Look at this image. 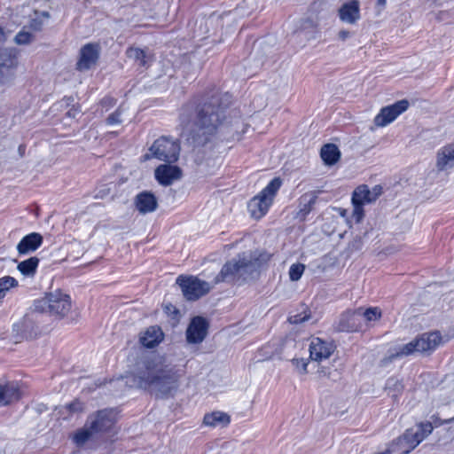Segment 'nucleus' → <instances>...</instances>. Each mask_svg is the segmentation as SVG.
I'll use <instances>...</instances> for the list:
<instances>
[{"instance_id":"obj_35","label":"nucleus","mask_w":454,"mask_h":454,"mask_svg":"<svg viewBox=\"0 0 454 454\" xmlns=\"http://www.w3.org/2000/svg\"><path fill=\"white\" fill-rule=\"evenodd\" d=\"M93 434H95V432L90 429V425L89 427L78 431L74 436V441L77 445H82L91 437Z\"/></svg>"},{"instance_id":"obj_17","label":"nucleus","mask_w":454,"mask_h":454,"mask_svg":"<svg viewBox=\"0 0 454 454\" xmlns=\"http://www.w3.org/2000/svg\"><path fill=\"white\" fill-rule=\"evenodd\" d=\"M340 20L347 24H355L360 18V2L350 0L344 3L338 11Z\"/></svg>"},{"instance_id":"obj_36","label":"nucleus","mask_w":454,"mask_h":454,"mask_svg":"<svg viewBox=\"0 0 454 454\" xmlns=\"http://www.w3.org/2000/svg\"><path fill=\"white\" fill-rule=\"evenodd\" d=\"M305 270V266L301 263L292 264L289 269V278L292 281H298Z\"/></svg>"},{"instance_id":"obj_7","label":"nucleus","mask_w":454,"mask_h":454,"mask_svg":"<svg viewBox=\"0 0 454 454\" xmlns=\"http://www.w3.org/2000/svg\"><path fill=\"white\" fill-rule=\"evenodd\" d=\"M180 145L177 140L168 137L156 139L149 148V153L144 155L145 160L155 158L166 162H175L178 160Z\"/></svg>"},{"instance_id":"obj_26","label":"nucleus","mask_w":454,"mask_h":454,"mask_svg":"<svg viewBox=\"0 0 454 454\" xmlns=\"http://www.w3.org/2000/svg\"><path fill=\"white\" fill-rule=\"evenodd\" d=\"M230 416L223 411H213L211 413L206 414L203 419V423L208 427H217V426H227L230 423Z\"/></svg>"},{"instance_id":"obj_27","label":"nucleus","mask_w":454,"mask_h":454,"mask_svg":"<svg viewBox=\"0 0 454 454\" xmlns=\"http://www.w3.org/2000/svg\"><path fill=\"white\" fill-rule=\"evenodd\" d=\"M320 156L326 165L331 166L339 160L340 153L337 145L327 144L321 148Z\"/></svg>"},{"instance_id":"obj_6","label":"nucleus","mask_w":454,"mask_h":454,"mask_svg":"<svg viewBox=\"0 0 454 454\" xmlns=\"http://www.w3.org/2000/svg\"><path fill=\"white\" fill-rule=\"evenodd\" d=\"M442 337L438 332L423 333L412 341L403 345L390 355V359L409 356L414 352H430L434 350L441 343Z\"/></svg>"},{"instance_id":"obj_32","label":"nucleus","mask_w":454,"mask_h":454,"mask_svg":"<svg viewBox=\"0 0 454 454\" xmlns=\"http://www.w3.org/2000/svg\"><path fill=\"white\" fill-rule=\"evenodd\" d=\"M49 17V13L47 12H42L40 13L35 12V17L31 20L29 25L27 27L33 32L39 31L42 29L44 21L48 20Z\"/></svg>"},{"instance_id":"obj_12","label":"nucleus","mask_w":454,"mask_h":454,"mask_svg":"<svg viewBox=\"0 0 454 454\" xmlns=\"http://www.w3.org/2000/svg\"><path fill=\"white\" fill-rule=\"evenodd\" d=\"M99 46L97 43H87L80 51V57L76 63L77 70L83 72L96 65L99 58Z\"/></svg>"},{"instance_id":"obj_37","label":"nucleus","mask_w":454,"mask_h":454,"mask_svg":"<svg viewBox=\"0 0 454 454\" xmlns=\"http://www.w3.org/2000/svg\"><path fill=\"white\" fill-rule=\"evenodd\" d=\"M122 109L118 107L114 113H112L106 119V123L109 126L118 125L122 122L121 115Z\"/></svg>"},{"instance_id":"obj_1","label":"nucleus","mask_w":454,"mask_h":454,"mask_svg":"<svg viewBox=\"0 0 454 454\" xmlns=\"http://www.w3.org/2000/svg\"><path fill=\"white\" fill-rule=\"evenodd\" d=\"M224 106L221 96L214 93L203 103L185 105L180 114L181 136L194 145L206 144L222 125Z\"/></svg>"},{"instance_id":"obj_15","label":"nucleus","mask_w":454,"mask_h":454,"mask_svg":"<svg viewBox=\"0 0 454 454\" xmlns=\"http://www.w3.org/2000/svg\"><path fill=\"white\" fill-rule=\"evenodd\" d=\"M154 176L160 184L168 186L181 178L182 171L176 165L161 164L156 168Z\"/></svg>"},{"instance_id":"obj_22","label":"nucleus","mask_w":454,"mask_h":454,"mask_svg":"<svg viewBox=\"0 0 454 454\" xmlns=\"http://www.w3.org/2000/svg\"><path fill=\"white\" fill-rule=\"evenodd\" d=\"M454 167V144L440 148L436 154V168L439 171H446Z\"/></svg>"},{"instance_id":"obj_25","label":"nucleus","mask_w":454,"mask_h":454,"mask_svg":"<svg viewBox=\"0 0 454 454\" xmlns=\"http://www.w3.org/2000/svg\"><path fill=\"white\" fill-rule=\"evenodd\" d=\"M357 314L352 312L343 313L336 325L339 332H355L357 330L358 325L356 324Z\"/></svg>"},{"instance_id":"obj_44","label":"nucleus","mask_w":454,"mask_h":454,"mask_svg":"<svg viewBox=\"0 0 454 454\" xmlns=\"http://www.w3.org/2000/svg\"><path fill=\"white\" fill-rule=\"evenodd\" d=\"M24 152H25V146L20 145L19 146V153H20V154L22 156L24 154Z\"/></svg>"},{"instance_id":"obj_46","label":"nucleus","mask_w":454,"mask_h":454,"mask_svg":"<svg viewBox=\"0 0 454 454\" xmlns=\"http://www.w3.org/2000/svg\"><path fill=\"white\" fill-rule=\"evenodd\" d=\"M453 420H454V418H451L450 419H446V420L442 421L441 424H448V423H450Z\"/></svg>"},{"instance_id":"obj_10","label":"nucleus","mask_w":454,"mask_h":454,"mask_svg":"<svg viewBox=\"0 0 454 454\" xmlns=\"http://www.w3.org/2000/svg\"><path fill=\"white\" fill-rule=\"evenodd\" d=\"M176 284L181 287L184 296L188 301H196L211 289V285L208 282L193 276H179L176 278Z\"/></svg>"},{"instance_id":"obj_2","label":"nucleus","mask_w":454,"mask_h":454,"mask_svg":"<svg viewBox=\"0 0 454 454\" xmlns=\"http://www.w3.org/2000/svg\"><path fill=\"white\" fill-rule=\"evenodd\" d=\"M181 377L176 365L152 360L146 362L144 371L134 376V383L158 398H168L176 393Z\"/></svg>"},{"instance_id":"obj_20","label":"nucleus","mask_w":454,"mask_h":454,"mask_svg":"<svg viewBox=\"0 0 454 454\" xmlns=\"http://www.w3.org/2000/svg\"><path fill=\"white\" fill-rule=\"evenodd\" d=\"M43 244V236L38 232H31L24 236L17 245L20 254H27L35 252Z\"/></svg>"},{"instance_id":"obj_16","label":"nucleus","mask_w":454,"mask_h":454,"mask_svg":"<svg viewBox=\"0 0 454 454\" xmlns=\"http://www.w3.org/2000/svg\"><path fill=\"white\" fill-rule=\"evenodd\" d=\"M88 424L95 433L108 431L114 424V413L108 410L99 411L89 419Z\"/></svg>"},{"instance_id":"obj_3","label":"nucleus","mask_w":454,"mask_h":454,"mask_svg":"<svg viewBox=\"0 0 454 454\" xmlns=\"http://www.w3.org/2000/svg\"><path fill=\"white\" fill-rule=\"evenodd\" d=\"M261 267L256 253H242L227 262L215 278V284L246 281Z\"/></svg>"},{"instance_id":"obj_42","label":"nucleus","mask_w":454,"mask_h":454,"mask_svg":"<svg viewBox=\"0 0 454 454\" xmlns=\"http://www.w3.org/2000/svg\"><path fill=\"white\" fill-rule=\"evenodd\" d=\"M306 320H307V317L301 316V315H294L289 317V322L291 324H299V323H302Z\"/></svg>"},{"instance_id":"obj_43","label":"nucleus","mask_w":454,"mask_h":454,"mask_svg":"<svg viewBox=\"0 0 454 454\" xmlns=\"http://www.w3.org/2000/svg\"><path fill=\"white\" fill-rule=\"evenodd\" d=\"M349 36V32L347 30H341L339 32V37L341 40H346Z\"/></svg>"},{"instance_id":"obj_33","label":"nucleus","mask_w":454,"mask_h":454,"mask_svg":"<svg viewBox=\"0 0 454 454\" xmlns=\"http://www.w3.org/2000/svg\"><path fill=\"white\" fill-rule=\"evenodd\" d=\"M34 34L27 26L15 35L14 42L18 45H27L34 40Z\"/></svg>"},{"instance_id":"obj_39","label":"nucleus","mask_w":454,"mask_h":454,"mask_svg":"<svg viewBox=\"0 0 454 454\" xmlns=\"http://www.w3.org/2000/svg\"><path fill=\"white\" fill-rule=\"evenodd\" d=\"M293 364L295 366L296 370L300 373H306L307 372V366L308 362L304 358H294L293 359Z\"/></svg>"},{"instance_id":"obj_41","label":"nucleus","mask_w":454,"mask_h":454,"mask_svg":"<svg viewBox=\"0 0 454 454\" xmlns=\"http://www.w3.org/2000/svg\"><path fill=\"white\" fill-rule=\"evenodd\" d=\"M318 27V20L312 18L306 19L301 24L302 29L312 28L317 29Z\"/></svg>"},{"instance_id":"obj_21","label":"nucleus","mask_w":454,"mask_h":454,"mask_svg":"<svg viewBox=\"0 0 454 454\" xmlns=\"http://www.w3.org/2000/svg\"><path fill=\"white\" fill-rule=\"evenodd\" d=\"M78 317L76 309H72L71 298L59 290V320L66 319L67 323H72Z\"/></svg>"},{"instance_id":"obj_38","label":"nucleus","mask_w":454,"mask_h":454,"mask_svg":"<svg viewBox=\"0 0 454 454\" xmlns=\"http://www.w3.org/2000/svg\"><path fill=\"white\" fill-rule=\"evenodd\" d=\"M363 315L367 321H374L381 317V312L378 308H369Z\"/></svg>"},{"instance_id":"obj_18","label":"nucleus","mask_w":454,"mask_h":454,"mask_svg":"<svg viewBox=\"0 0 454 454\" xmlns=\"http://www.w3.org/2000/svg\"><path fill=\"white\" fill-rule=\"evenodd\" d=\"M34 310L55 318L57 317V295L51 293L41 299L35 300Z\"/></svg>"},{"instance_id":"obj_19","label":"nucleus","mask_w":454,"mask_h":454,"mask_svg":"<svg viewBox=\"0 0 454 454\" xmlns=\"http://www.w3.org/2000/svg\"><path fill=\"white\" fill-rule=\"evenodd\" d=\"M135 206L140 214L145 215L156 210L158 201L153 193L145 191L136 196Z\"/></svg>"},{"instance_id":"obj_30","label":"nucleus","mask_w":454,"mask_h":454,"mask_svg":"<svg viewBox=\"0 0 454 454\" xmlns=\"http://www.w3.org/2000/svg\"><path fill=\"white\" fill-rule=\"evenodd\" d=\"M317 197L313 194H304L300 200V215L306 216L312 208V206L316 202Z\"/></svg>"},{"instance_id":"obj_9","label":"nucleus","mask_w":454,"mask_h":454,"mask_svg":"<svg viewBox=\"0 0 454 454\" xmlns=\"http://www.w3.org/2000/svg\"><path fill=\"white\" fill-rule=\"evenodd\" d=\"M6 40V35L0 27V43ZM18 51L15 48H0V84H10L14 79Z\"/></svg>"},{"instance_id":"obj_34","label":"nucleus","mask_w":454,"mask_h":454,"mask_svg":"<svg viewBox=\"0 0 454 454\" xmlns=\"http://www.w3.org/2000/svg\"><path fill=\"white\" fill-rule=\"evenodd\" d=\"M18 285V281L10 276L0 278V300L3 299L7 292Z\"/></svg>"},{"instance_id":"obj_13","label":"nucleus","mask_w":454,"mask_h":454,"mask_svg":"<svg viewBox=\"0 0 454 454\" xmlns=\"http://www.w3.org/2000/svg\"><path fill=\"white\" fill-rule=\"evenodd\" d=\"M208 324L202 317L192 319L186 330V340L189 343L197 344L204 340L207 333Z\"/></svg>"},{"instance_id":"obj_11","label":"nucleus","mask_w":454,"mask_h":454,"mask_svg":"<svg viewBox=\"0 0 454 454\" xmlns=\"http://www.w3.org/2000/svg\"><path fill=\"white\" fill-rule=\"evenodd\" d=\"M410 103L407 99L399 100L392 105L382 107L374 118V124L377 127H385L393 122L399 115L409 108Z\"/></svg>"},{"instance_id":"obj_29","label":"nucleus","mask_w":454,"mask_h":454,"mask_svg":"<svg viewBox=\"0 0 454 454\" xmlns=\"http://www.w3.org/2000/svg\"><path fill=\"white\" fill-rule=\"evenodd\" d=\"M126 54L129 59L136 60L138 66L144 67L148 66V58L144 50L130 47L127 50Z\"/></svg>"},{"instance_id":"obj_31","label":"nucleus","mask_w":454,"mask_h":454,"mask_svg":"<svg viewBox=\"0 0 454 454\" xmlns=\"http://www.w3.org/2000/svg\"><path fill=\"white\" fill-rule=\"evenodd\" d=\"M403 386L397 378L391 377L386 382L385 389L387 391V394L391 395L394 398L403 391Z\"/></svg>"},{"instance_id":"obj_4","label":"nucleus","mask_w":454,"mask_h":454,"mask_svg":"<svg viewBox=\"0 0 454 454\" xmlns=\"http://www.w3.org/2000/svg\"><path fill=\"white\" fill-rule=\"evenodd\" d=\"M431 422H420L417 428L407 429L405 433L395 440L385 451L376 454H409L433 431Z\"/></svg>"},{"instance_id":"obj_28","label":"nucleus","mask_w":454,"mask_h":454,"mask_svg":"<svg viewBox=\"0 0 454 454\" xmlns=\"http://www.w3.org/2000/svg\"><path fill=\"white\" fill-rule=\"evenodd\" d=\"M39 260L37 257H30L25 261L20 262L18 264V270L25 276L33 275L37 267H38Z\"/></svg>"},{"instance_id":"obj_14","label":"nucleus","mask_w":454,"mask_h":454,"mask_svg":"<svg viewBox=\"0 0 454 454\" xmlns=\"http://www.w3.org/2000/svg\"><path fill=\"white\" fill-rule=\"evenodd\" d=\"M335 346L331 341L320 338H312L309 344V357L311 360L321 362L330 357L333 353Z\"/></svg>"},{"instance_id":"obj_45","label":"nucleus","mask_w":454,"mask_h":454,"mask_svg":"<svg viewBox=\"0 0 454 454\" xmlns=\"http://www.w3.org/2000/svg\"><path fill=\"white\" fill-rule=\"evenodd\" d=\"M378 4H379V5L385 6V4H386V0H378Z\"/></svg>"},{"instance_id":"obj_24","label":"nucleus","mask_w":454,"mask_h":454,"mask_svg":"<svg viewBox=\"0 0 454 454\" xmlns=\"http://www.w3.org/2000/svg\"><path fill=\"white\" fill-rule=\"evenodd\" d=\"M20 392L17 383H7L4 386L0 385V406L8 405L14 401L19 400Z\"/></svg>"},{"instance_id":"obj_8","label":"nucleus","mask_w":454,"mask_h":454,"mask_svg":"<svg viewBox=\"0 0 454 454\" xmlns=\"http://www.w3.org/2000/svg\"><path fill=\"white\" fill-rule=\"evenodd\" d=\"M382 193V187L375 185L369 189L368 185L362 184L357 186L352 193L353 213L352 217L356 223H360L364 216V207L375 201Z\"/></svg>"},{"instance_id":"obj_23","label":"nucleus","mask_w":454,"mask_h":454,"mask_svg":"<svg viewBox=\"0 0 454 454\" xmlns=\"http://www.w3.org/2000/svg\"><path fill=\"white\" fill-rule=\"evenodd\" d=\"M164 334L159 326H150L144 333H141L139 341L148 348H153L160 344L163 340Z\"/></svg>"},{"instance_id":"obj_5","label":"nucleus","mask_w":454,"mask_h":454,"mask_svg":"<svg viewBox=\"0 0 454 454\" xmlns=\"http://www.w3.org/2000/svg\"><path fill=\"white\" fill-rule=\"evenodd\" d=\"M281 185L282 180L279 177H275L250 200L247 208L252 217L260 219L268 213Z\"/></svg>"},{"instance_id":"obj_40","label":"nucleus","mask_w":454,"mask_h":454,"mask_svg":"<svg viewBox=\"0 0 454 454\" xmlns=\"http://www.w3.org/2000/svg\"><path fill=\"white\" fill-rule=\"evenodd\" d=\"M116 104V100L110 96H106L100 101V106L105 108L106 111L111 109Z\"/></svg>"}]
</instances>
